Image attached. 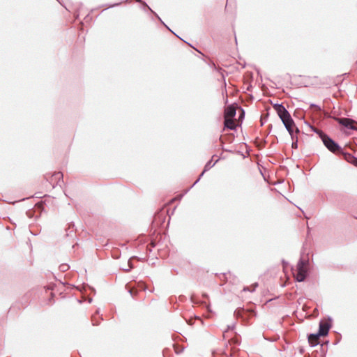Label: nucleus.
Returning <instances> with one entry per match:
<instances>
[{"instance_id":"nucleus-1","label":"nucleus","mask_w":357,"mask_h":357,"mask_svg":"<svg viewBox=\"0 0 357 357\" xmlns=\"http://www.w3.org/2000/svg\"><path fill=\"white\" fill-rule=\"evenodd\" d=\"M322 142L324 146L327 148L328 151L335 154H342L344 157V153H348L347 152H344L343 149L337 143L335 140H333L330 136L327 135V136H324V138L322 139Z\"/></svg>"},{"instance_id":"nucleus-2","label":"nucleus","mask_w":357,"mask_h":357,"mask_svg":"<svg viewBox=\"0 0 357 357\" xmlns=\"http://www.w3.org/2000/svg\"><path fill=\"white\" fill-rule=\"evenodd\" d=\"M45 178L54 188L56 185H59L61 179L63 178V174L61 172H55L52 174H46Z\"/></svg>"},{"instance_id":"nucleus-3","label":"nucleus","mask_w":357,"mask_h":357,"mask_svg":"<svg viewBox=\"0 0 357 357\" xmlns=\"http://www.w3.org/2000/svg\"><path fill=\"white\" fill-rule=\"evenodd\" d=\"M334 119L340 125L343 126L344 127H345L348 129L353 130H357V127L354 126V124L356 123V122L353 119H351L349 118H338V117H335V118H334Z\"/></svg>"},{"instance_id":"nucleus-4","label":"nucleus","mask_w":357,"mask_h":357,"mask_svg":"<svg viewBox=\"0 0 357 357\" xmlns=\"http://www.w3.org/2000/svg\"><path fill=\"white\" fill-rule=\"evenodd\" d=\"M329 321H321L319 324V330L317 333L321 335L322 337L328 335L329 330L331 327V319L329 318Z\"/></svg>"},{"instance_id":"nucleus-5","label":"nucleus","mask_w":357,"mask_h":357,"mask_svg":"<svg viewBox=\"0 0 357 357\" xmlns=\"http://www.w3.org/2000/svg\"><path fill=\"white\" fill-rule=\"evenodd\" d=\"M279 117L284 126H287L288 127H289V126H295L294 121L292 119L289 111H287L284 114H281L280 116H279Z\"/></svg>"},{"instance_id":"nucleus-6","label":"nucleus","mask_w":357,"mask_h":357,"mask_svg":"<svg viewBox=\"0 0 357 357\" xmlns=\"http://www.w3.org/2000/svg\"><path fill=\"white\" fill-rule=\"evenodd\" d=\"M236 114V107L234 105L227 106L225 109L224 119H232Z\"/></svg>"},{"instance_id":"nucleus-7","label":"nucleus","mask_w":357,"mask_h":357,"mask_svg":"<svg viewBox=\"0 0 357 357\" xmlns=\"http://www.w3.org/2000/svg\"><path fill=\"white\" fill-rule=\"evenodd\" d=\"M322 337L318 333H310L307 335L308 343L311 347H314L319 344V338Z\"/></svg>"},{"instance_id":"nucleus-8","label":"nucleus","mask_w":357,"mask_h":357,"mask_svg":"<svg viewBox=\"0 0 357 357\" xmlns=\"http://www.w3.org/2000/svg\"><path fill=\"white\" fill-rule=\"evenodd\" d=\"M308 276L307 269L297 268L296 274L295 275V280L297 282H303Z\"/></svg>"},{"instance_id":"nucleus-9","label":"nucleus","mask_w":357,"mask_h":357,"mask_svg":"<svg viewBox=\"0 0 357 357\" xmlns=\"http://www.w3.org/2000/svg\"><path fill=\"white\" fill-rule=\"evenodd\" d=\"M218 160H216L214 162H212V160H210L206 162V164L204 166L203 172L201 173V174L199 176L198 178L195 181V183L192 184L191 188H192L194 185H195L201 179V178L203 176L204 173L207 171H208L211 168H212L216 162H218Z\"/></svg>"},{"instance_id":"nucleus-10","label":"nucleus","mask_w":357,"mask_h":357,"mask_svg":"<svg viewBox=\"0 0 357 357\" xmlns=\"http://www.w3.org/2000/svg\"><path fill=\"white\" fill-rule=\"evenodd\" d=\"M224 126L225 128L229 129L230 130H236L237 126L234 123L233 119H224Z\"/></svg>"},{"instance_id":"nucleus-11","label":"nucleus","mask_w":357,"mask_h":357,"mask_svg":"<svg viewBox=\"0 0 357 357\" xmlns=\"http://www.w3.org/2000/svg\"><path fill=\"white\" fill-rule=\"evenodd\" d=\"M274 109L276 111L278 116L288 111L282 103H275L273 105Z\"/></svg>"},{"instance_id":"nucleus-12","label":"nucleus","mask_w":357,"mask_h":357,"mask_svg":"<svg viewBox=\"0 0 357 357\" xmlns=\"http://www.w3.org/2000/svg\"><path fill=\"white\" fill-rule=\"evenodd\" d=\"M286 130L288 131L289 134L291 136V138L292 140L294 139V132L296 133H298L300 132V130L298 129V128H297L295 126H289V127H288L287 126H284Z\"/></svg>"},{"instance_id":"nucleus-13","label":"nucleus","mask_w":357,"mask_h":357,"mask_svg":"<svg viewBox=\"0 0 357 357\" xmlns=\"http://www.w3.org/2000/svg\"><path fill=\"white\" fill-rule=\"evenodd\" d=\"M344 160L357 167V158L351 153H344Z\"/></svg>"},{"instance_id":"nucleus-14","label":"nucleus","mask_w":357,"mask_h":357,"mask_svg":"<svg viewBox=\"0 0 357 357\" xmlns=\"http://www.w3.org/2000/svg\"><path fill=\"white\" fill-rule=\"evenodd\" d=\"M309 126L310 127L311 130L315 132L316 134L318 135V136L319 137V138L322 140V139L324 138V136H327V134L325 133L324 131H322L320 129H318L311 125H309Z\"/></svg>"},{"instance_id":"nucleus-15","label":"nucleus","mask_w":357,"mask_h":357,"mask_svg":"<svg viewBox=\"0 0 357 357\" xmlns=\"http://www.w3.org/2000/svg\"><path fill=\"white\" fill-rule=\"evenodd\" d=\"M309 126L310 127L311 130L315 132L316 134L318 135V136L319 137V138L322 140V139L324 138V136H327V134L325 133L324 131H322L320 129H318L311 125H309Z\"/></svg>"},{"instance_id":"nucleus-16","label":"nucleus","mask_w":357,"mask_h":357,"mask_svg":"<svg viewBox=\"0 0 357 357\" xmlns=\"http://www.w3.org/2000/svg\"><path fill=\"white\" fill-rule=\"evenodd\" d=\"M308 264V261L300 259L297 264V268L307 269L306 266Z\"/></svg>"},{"instance_id":"nucleus-17","label":"nucleus","mask_w":357,"mask_h":357,"mask_svg":"<svg viewBox=\"0 0 357 357\" xmlns=\"http://www.w3.org/2000/svg\"><path fill=\"white\" fill-rule=\"evenodd\" d=\"M133 258H137V257H132L131 258H130V259L128 261V267L127 268H123V271H125L126 272H129L132 268H133V264H132L131 262V260L133 259Z\"/></svg>"},{"instance_id":"nucleus-18","label":"nucleus","mask_w":357,"mask_h":357,"mask_svg":"<svg viewBox=\"0 0 357 357\" xmlns=\"http://www.w3.org/2000/svg\"><path fill=\"white\" fill-rule=\"evenodd\" d=\"M129 1V0H126V1ZM136 1H137V2H140V3H142L143 5H144L145 6H146V7H147V8H149V9L152 13H153L155 15V16H156V17H158V19L162 22V20H161V19L159 17V16H158L155 13H154V12H153V10H151L149 6H148V5L146 4V2L142 1L141 0H136Z\"/></svg>"},{"instance_id":"nucleus-19","label":"nucleus","mask_w":357,"mask_h":357,"mask_svg":"<svg viewBox=\"0 0 357 357\" xmlns=\"http://www.w3.org/2000/svg\"><path fill=\"white\" fill-rule=\"evenodd\" d=\"M291 148L296 149L298 148V137L294 136V139L292 140Z\"/></svg>"},{"instance_id":"nucleus-20","label":"nucleus","mask_w":357,"mask_h":357,"mask_svg":"<svg viewBox=\"0 0 357 357\" xmlns=\"http://www.w3.org/2000/svg\"><path fill=\"white\" fill-rule=\"evenodd\" d=\"M243 309H241V308H239V309H236V310L234 311V315H235L236 317H241V316H242V312H243Z\"/></svg>"},{"instance_id":"nucleus-21","label":"nucleus","mask_w":357,"mask_h":357,"mask_svg":"<svg viewBox=\"0 0 357 357\" xmlns=\"http://www.w3.org/2000/svg\"><path fill=\"white\" fill-rule=\"evenodd\" d=\"M310 107L311 108H315L318 112H321V107L319 105H318L314 104V103H311L310 105Z\"/></svg>"},{"instance_id":"nucleus-22","label":"nucleus","mask_w":357,"mask_h":357,"mask_svg":"<svg viewBox=\"0 0 357 357\" xmlns=\"http://www.w3.org/2000/svg\"><path fill=\"white\" fill-rule=\"evenodd\" d=\"M68 268H69V266L67 264H62L60 266V269L62 271H66L67 270H68Z\"/></svg>"},{"instance_id":"nucleus-23","label":"nucleus","mask_w":357,"mask_h":357,"mask_svg":"<svg viewBox=\"0 0 357 357\" xmlns=\"http://www.w3.org/2000/svg\"><path fill=\"white\" fill-rule=\"evenodd\" d=\"M235 327V324H233L232 325L227 326V329L223 332L224 335L229 331V330H233Z\"/></svg>"},{"instance_id":"nucleus-24","label":"nucleus","mask_w":357,"mask_h":357,"mask_svg":"<svg viewBox=\"0 0 357 357\" xmlns=\"http://www.w3.org/2000/svg\"><path fill=\"white\" fill-rule=\"evenodd\" d=\"M26 215L29 218H32L33 215V211H32L31 209H29L27 210V211L26 212Z\"/></svg>"},{"instance_id":"nucleus-25","label":"nucleus","mask_w":357,"mask_h":357,"mask_svg":"<svg viewBox=\"0 0 357 357\" xmlns=\"http://www.w3.org/2000/svg\"><path fill=\"white\" fill-rule=\"evenodd\" d=\"M92 322H93V326H97L99 324V322L96 321L95 316H93V317H92Z\"/></svg>"},{"instance_id":"nucleus-26","label":"nucleus","mask_w":357,"mask_h":357,"mask_svg":"<svg viewBox=\"0 0 357 357\" xmlns=\"http://www.w3.org/2000/svg\"><path fill=\"white\" fill-rule=\"evenodd\" d=\"M74 227H75L74 222H70L69 223V227H68V229H67V231L70 230L71 228L73 229Z\"/></svg>"},{"instance_id":"nucleus-27","label":"nucleus","mask_w":357,"mask_h":357,"mask_svg":"<svg viewBox=\"0 0 357 357\" xmlns=\"http://www.w3.org/2000/svg\"><path fill=\"white\" fill-rule=\"evenodd\" d=\"M121 3H114V4H112V5H109L108 6V8H113V7H115V6H119Z\"/></svg>"},{"instance_id":"nucleus-28","label":"nucleus","mask_w":357,"mask_h":357,"mask_svg":"<svg viewBox=\"0 0 357 357\" xmlns=\"http://www.w3.org/2000/svg\"><path fill=\"white\" fill-rule=\"evenodd\" d=\"M244 116H245V112L243 109H241V114H240L239 116V118H244Z\"/></svg>"},{"instance_id":"nucleus-29","label":"nucleus","mask_w":357,"mask_h":357,"mask_svg":"<svg viewBox=\"0 0 357 357\" xmlns=\"http://www.w3.org/2000/svg\"><path fill=\"white\" fill-rule=\"evenodd\" d=\"M190 300L192 301V303H197V302L195 301V298L194 296H192L191 298H190Z\"/></svg>"},{"instance_id":"nucleus-30","label":"nucleus","mask_w":357,"mask_h":357,"mask_svg":"<svg viewBox=\"0 0 357 357\" xmlns=\"http://www.w3.org/2000/svg\"><path fill=\"white\" fill-rule=\"evenodd\" d=\"M202 296H203V297H204V298H207L208 297V294H206V293H204V294H202Z\"/></svg>"},{"instance_id":"nucleus-31","label":"nucleus","mask_w":357,"mask_h":357,"mask_svg":"<svg viewBox=\"0 0 357 357\" xmlns=\"http://www.w3.org/2000/svg\"><path fill=\"white\" fill-rule=\"evenodd\" d=\"M26 245L29 247V248L31 250V245L29 242H26Z\"/></svg>"},{"instance_id":"nucleus-32","label":"nucleus","mask_w":357,"mask_h":357,"mask_svg":"<svg viewBox=\"0 0 357 357\" xmlns=\"http://www.w3.org/2000/svg\"><path fill=\"white\" fill-rule=\"evenodd\" d=\"M29 199H30V197H26V198H25V197H24V198H23V200H24V201H26V200H29Z\"/></svg>"},{"instance_id":"nucleus-33","label":"nucleus","mask_w":357,"mask_h":357,"mask_svg":"<svg viewBox=\"0 0 357 357\" xmlns=\"http://www.w3.org/2000/svg\"><path fill=\"white\" fill-rule=\"evenodd\" d=\"M243 291H249V288L248 287H244L243 288Z\"/></svg>"},{"instance_id":"nucleus-34","label":"nucleus","mask_w":357,"mask_h":357,"mask_svg":"<svg viewBox=\"0 0 357 357\" xmlns=\"http://www.w3.org/2000/svg\"><path fill=\"white\" fill-rule=\"evenodd\" d=\"M251 87H252V86H251V85L248 86V88H247V90H248V91H249V90H250V88H251Z\"/></svg>"},{"instance_id":"nucleus-35","label":"nucleus","mask_w":357,"mask_h":357,"mask_svg":"<svg viewBox=\"0 0 357 357\" xmlns=\"http://www.w3.org/2000/svg\"><path fill=\"white\" fill-rule=\"evenodd\" d=\"M130 294L133 296V294H132V290H130L129 291Z\"/></svg>"},{"instance_id":"nucleus-36","label":"nucleus","mask_w":357,"mask_h":357,"mask_svg":"<svg viewBox=\"0 0 357 357\" xmlns=\"http://www.w3.org/2000/svg\"><path fill=\"white\" fill-rule=\"evenodd\" d=\"M188 324L192 325V322L191 321H188Z\"/></svg>"},{"instance_id":"nucleus-37","label":"nucleus","mask_w":357,"mask_h":357,"mask_svg":"<svg viewBox=\"0 0 357 357\" xmlns=\"http://www.w3.org/2000/svg\"><path fill=\"white\" fill-rule=\"evenodd\" d=\"M164 26H165L166 28H168V26H167L166 24H164Z\"/></svg>"},{"instance_id":"nucleus-38","label":"nucleus","mask_w":357,"mask_h":357,"mask_svg":"<svg viewBox=\"0 0 357 357\" xmlns=\"http://www.w3.org/2000/svg\"><path fill=\"white\" fill-rule=\"evenodd\" d=\"M164 26H165L166 28H168V26H167L166 24H164Z\"/></svg>"},{"instance_id":"nucleus-39","label":"nucleus","mask_w":357,"mask_h":357,"mask_svg":"<svg viewBox=\"0 0 357 357\" xmlns=\"http://www.w3.org/2000/svg\"><path fill=\"white\" fill-rule=\"evenodd\" d=\"M164 26H165L166 28H168V26H167L166 24H164Z\"/></svg>"},{"instance_id":"nucleus-40","label":"nucleus","mask_w":357,"mask_h":357,"mask_svg":"<svg viewBox=\"0 0 357 357\" xmlns=\"http://www.w3.org/2000/svg\"><path fill=\"white\" fill-rule=\"evenodd\" d=\"M164 26H165L166 28H168V26H167L166 24H164Z\"/></svg>"}]
</instances>
